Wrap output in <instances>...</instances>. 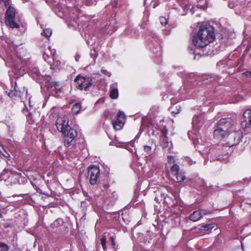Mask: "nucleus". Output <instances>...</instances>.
I'll use <instances>...</instances> for the list:
<instances>
[{"instance_id": "f257e3e1", "label": "nucleus", "mask_w": 251, "mask_h": 251, "mask_svg": "<svg viewBox=\"0 0 251 251\" xmlns=\"http://www.w3.org/2000/svg\"><path fill=\"white\" fill-rule=\"evenodd\" d=\"M215 35L213 26L201 25L198 32L193 36V43L197 48L206 47L215 39Z\"/></svg>"}, {"instance_id": "f03ea898", "label": "nucleus", "mask_w": 251, "mask_h": 251, "mask_svg": "<svg viewBox=\"0 0 251 251\" xmlns=\"http://www.w3.org/2000/svg\"><path fill=\"white\" fill-rule=\"evenodd\" d=\"M56 126L57 129L64 136V145L69 147L77 136V131L68 125V118L65 116L58 118Z\"/></svg>"}, {"instance_id": "7ed1b4c3", "label": "nucleus", "mask_w": 251, "mask_h": 251, "mask_svg": "<svg viewBox=\"0 0 251 251\" xmlns=\"http://www.w3.org/2000/svg\"><path fill=\"white\" fill-rule=\"evenodd\" d=\"M12 89L10 90L9 91H6V92L8 96L13 99L20 98L22 94H24L25 92V93L26 97L28 99V101L27 102L23 101L25 107V109H23V111H25V110H26L27 112L30 111L32 107V105H31V97L29 95H28L27 90L24 87L22 88L19 87L16 81L14 83H12Z\"/></svg>"}, {"instance_id": "20e7f679", "label": "nucleus", "mask_w": 251, "mask_h": 251, "mask_svg": "<svg viewBox=\"0 0 251 251\" xmlns=\"http://www.w3.org/2000/svg\"><path fill=\"white\" fill-rule=\"evenodd\" d=\"M16 10L14 7L8 6L5 14V24L11 28H18L19 25L15 21Z\"/></svg>"}, {"instance_id": "39448f33", "label": "nucleus", "mask_w": 251, "mask_h": 251, "mask_svg": "<svg viewBox=\"0 0 251 251\" xmlns=\"http://www.w3.org/2000/svg\"><path fill=\"white\" fill-rule=\"evenodd\" d=\"M75 81L77 84V88L81 90H89V88L93 84L92 79L87 76H83L78 75L75 78Z\"/></svg>"}, {"instance_id": "423d86ee", "label": "nucleus", "mask_w": 251, "mask_h": 251, "mask_svg": "<svg viewBox=\"0 0 251 251\" xmlns=\"http://www.w3.org/2000/svg\"><path fill=\"white\" fill-rule=\"evenodd\" d=\"M20 177V174L16 172H4L0 176V180L7 183V185L15 184L19 182Z\"/></svg>"}, {"instance_id": "0eeeda50", "label": "nucleus", "mask_w": 251, "mask_h": 251, "mask_svg": "<svg viewBox=\"0 0 251 251\" xmlns=\"http://www.w3.org/2000/svg\"><path fill=\"white\" fill-rule=\"evenodd\" d=\"M87 178L92 185L97 183L98 178L100 175L99 167L92 165L88 168Z\"/></svg>"}, {"instance_id": "6e6552de", "label": "nucleus", "mask_w": 251, "mask_h": 251, "mask_svg": "<svg viewBox=\"0 0 251 251\" xmlns=\"http://www.w3.org/2000/svg\"><path fill=\"white\" fill-rule=\"evenodd\" d=\"M216 127L222 128L229 132L235 129L234 122L230 118L221 119L217 123Z\"/></svg>"}, {"instance_id": "1a4fd4ad", "label": "nucleus", "mask_w": 251, "mask_h": 251, "mask_svg": "<svg viewBox=\"0 0 251 251\" xmlns=\"http://www.w3.org/2000/svg\"><path fill=\"white\" fill-rule=\"evenodd\" d=\"M229 134L228 140L226 143L228 147H232L238 145L241 141L243 137V134L240 130H233Z\"/></svg>"}, {"instance_id": "9d476101", "label": "nucleus", "mask_w": 251, "mask_h": 251, "mask_svg": "<svg viewBox=\"0 0 251 251\" xmlns=\"http://www.w3.org/2000/svg\"><path fill=\"white\" fill-rule=\"evenodd\" d=\"M205 122V118L203 114L196 115L193 117L192 125L196 130L201 129Z\"/></svg>"}, {"instance_id": "9b49d317", "label": "nucleus", "mask_w": 251, "mask_h": 251, "mask_svg": "<svg viewBox=\"0 0 251 251\" xmlns=\"http://www.w3.org/2000/svg\"><path fill=\"white\" fill-rule=\"evenodd\" d=\"M221 151L219 150H215L214 149H210L209 150L208 153L207 154L208 158H209L211 161L213 160H223L225 158L221 157L220 155Z\"/></svg>"}, {"instance_id": "f8f14e48", "label": "nucleus", "mask_w": 251, "mask_h": 251, "mask_svg": "<svg viewBox=\"0 0 251 251\" xmlns=\"http://www.w3.org/2000/svg\"><path fill=\"white\" fill-rule=\"evenodd\" d=\"M243 116L244 120L242 122V126L245 129L251 127V110H247Z\"/></svg>"}, {"instance_id": "ddd939ff", "label": "nucleus", "mask_w": 251, "mask_h": 251, "mask_svg": "<svg viewBox=\"0 0 251 251\" xmlns=\"http://www.w3.org/2000/svg\"><path fill=\"white\" fill-rule=\"evenodd\" d=\"M209 212L205 210H196L190 215V220L196 222L200 220L203 215H206Z\"/></svg>"}, {"instance_id": "4468645a", "label": "nucleus", "mask_w": 251, "mask_h": 251, "mask_svg": "<svg viewBox=\"0 0 251 251\" xmlns=\"http://www.w3.org/2000/svg\"><path fill=\"white\" fill-rule=\"evenodd\" d=\"M81 19L82 17L79 18L76 16H70L67 20L68 25L69 26L76 28L79 26V22L80 21H82Z\"/></svg>"}, {"instance_id": "2eb2a0df", "label": "nucleus", "mask_w": 251, "mask_h": 251, "mask_svg": "<svg viewBox=\"0 0 251 251\" xmlns=\"http://www.w3.org/2000/svg\"><path fill=\"white\" fill-rule=\"evenodd\" d=\"M229 132L222 128L216 127L214 131V136L215 138L221 140L228 136L229 134Z\"/></svg>"}, {"instance_id": "dca6fc26", "label": "nucleus", "mask_w": 251, "mask_h": 251, "mask_svg": "<svg viewBox=\"0 0 251 251\" xmlns=\"http://www.w3.org/2000/svg\"><path fill=\"white\" fill-rule=\"evenodd\" d=\"M119 92L117 87V83H115L110 87V97L113 99H117L118 97Z\"/></svg>"}, {"instance_id": "f3484780", "label": "nucleus", "mask_w": 251, "mask_h": 251, "mask_svg": "<svg viewBox=\"0 0 251 251\" xmlns=\"http://www.w3.org/2000/svg\"><path fill=\"white\" fill-rule=\"evenodd\" d=\"M123 121L116 120L113 122V126L116 130H120L124 126Z\"/></svg>"}, {"instance_id": "a211bd4d", "label": "nucleus", "mask_w": 251, "mask_h": 251, "mask_svg": "<svg viewBox=\"0 0 251 251\" xmlns=\"http://www.w3.org/2000/svg\"><path fill=\"white\" fill-rule=\"evenodd\" d=\"M133 144L134 143L130 142L125 145V146L126 149L129 152L132 153H135L136 152V150L135 147L133 146Z\"/></svg>"}, {"instance_id": "6ab92c4d", "label": "nucleus", "mask_w": 251, "mask_h": 251, "mask_svg": "<svg viewBox=\"0 0 251 251\" xmlns=\"http://www.w3.org/2000/svg\"><path fill=\"white\" fill-rule=\"evenodd\" d=\"M61 65V62L59 60L56 58H53V63L50 64V68L52 69H57L60 67Z\"/></svg>"}, {"instance_id": "aec40b11", "label": "nucleus", "mask_w": 251, "mask_h": 251, "mask_svg": "<svg viewBox=\"0 0 251 251\" xmlns=\"http://www.w3.org/2000/svg\"><path fill=\"white\" fill-rule=\"evenodd\" d=\"M81 106L80 103H76L75 104L72 108V111L73 114H77L79 112L81 109Z\"/></svg>"}, {"instance_id": "412c9836", "label": "nucleus", "mask_w": 251, "mask_h": 251, "mask_svg": "<svg viewBox=\"0 0 251 251\" xmlns=\"http://www.w3.org/2000/svg\"><path fill=\"white\" fill-rule=\"evenodd\" d=\"M179 167L177 164H175L173 165L171 169V173L173 176L177 175L179 173Z\"/></svg>"}, {"instance_id": "4be33fe9", "label": "nucleus", "mask_w": 251, "mask_h": 251, "mask_svg": "<svg viewBox=\"0 0 251 251\" xmlns=\"http://www.w3.org/2000/svg\"><path fill=\"white\" fill-rule=\"evenodd\" d=\"M174 176L176 177V180L177 182L183 181L185 179V176L183 173L179 172L177 175H175Z\"/></svg>"}, {"instance_id": "5701e85b", "label": "nucleus", "mask_w": 251, "mask_h": 251, "mask_svg": "<svg viewBox=\"0 0 251 251\" xmlns=\"http://www.w3.org/2000/svg\"><path fill=\"white\" fill-rule=\"evenodd\" d=\"M116 120H121L123 121V124H125L126 121V116L123 111H119L117 114Z\"/></svg>"}, {"instance_id": "b1692460", "label": "nucleus", "mask_w": 251, "mask_h": 251, "mask_svg": "<svg viewBox=\"0 0 251 251\" xmlns=\"http://www.w3.org/2000/svg\"><path fill=\"white\" fill-rule=\"evenodd\" d=\"M55 53V51L53 50H51L50 47H49L47 49L45 50L44 54H46L48 57L54 56Z\"/></svg>"}, {"instance_id": "393cba45", "label": "nucleus", "mask_w": 251, "mask_h": 251, "mask_svg": "<svg viewBox=\"0 0 251 251\" xmlns=\"http://www.w3.org/2000/svg\"><path fill=\"white\" fill-rule=\"evenodd\" d=\"M144 150L145 152L146 153V155L148 156H150L151 155L152 153V148L151 146L145 145L144 146Z\"/></svg>"}, {"instance_id": "a878e982", "label": "nucleus", "mask_w": 251, "mask_h": 251, "mask_svg": "<svg viewBox=\"0 0 251 251\" xmlns=\"http://www.w3.org/2000/svg\"><path fill=\"white\" fill-rule=\"evenodd\" d=\"M214 227V226L212 224H205L201 226V230H204L205 231L208 230L209 229H213Z\"/></svg>"}, {"instance_id": "bb28decb", "label": "nucleus", "mask_w": 251, "mask_h": 251, "mask_svg": "<svg viewBox=\"0 0 251 251\" xmlns=\"http://www.w3.org/2000/svg\"><path fill=\"white\" fill-rule=\"evenodd\" d=\"M52 34V31L50 28H45L43 30V32L42 33V34L44 35L45 36L47 37H50Z\"/></svg>"}, {"instance_id": "cd10ccee", "label": "nucleus", "mask_w": 251, "mask_h": 251, "mask_svg": "<svg viewBox=\"0 0 251 251\" xmlns=\"http://www.w3.org/2000/svg\"><path fill=\"white\" fill-rule=\"evenodd\" d=\"M9 247L6 244L0 242V251H8Z\"/></svg>"}, {"instance_id": "c85d7f7f", "label": "nucleus", "mask_w": 251, "mask_h": 251, "mask_svg": "<svg viewBox=\"0 0 251 251\" xmlns=\"http://www.w3.org/2000/svg\"><path fill=\"white\" fill-rule=\"evenodd\" d=\"M161 145L163 148H165L168 147L169 142L167 141V139L166 137H163L161 139Z\"/></svg>"}, {"instance_id": "c756f323", "label": "nucleus", "mask_w": 251, "mask_h": 251, "mask_svg": "<svg viewBox=\"0 0 251 251\" xmlns=\"http://www.w3.org/2000/svg\"><path fill=\"white\" fill-rule=\"evenodd\" d=\"M106 193L109 197L113 198L114 199H117V194L114 191L111 192L110 190L108 189L106 190Z\"/></svg>"}, {"instance_id": "7c9ffc66", "label": "nucleus", "mask_w": 251, "mask_h": 251, "mask_svg": "<svg viewBox=\"0 0 251 251\" xmlns=\"http://www.w3.org/2000/svg\"><path fill=\"white\" fill-rule=\"evenodd\" d=\"M106 237H105V236H103L101 239V244L102 245L103 250H104V251H106Z\"/></svg>"}, {"instance_id": "2f4dec72", "label": "nucleus", "mask_w": 251, "mask_h": 251, "mask_svg": "<svg viewBox=\"0 0 251 251\" xmlns=\"http://www.w3.org/2000/svg\"><path fill=\"white\" fill-rule=\"evenodd\" d=\"M56 81H49L47 83V86L49 89H51L53 90L54 87L55 85H54V83H56Z\"/></svg>"}, {"instance_id": "473e14b6", "label": "nucleus", "mask_w": 251, "mask_h": 251, "mask_svg": "<svg viewBox=\"0 0 251 251\" xmlns=\"http://www.w3.org/2000/svg\"><path fill=\"white\" fill-rule=\"evenodd\" d=\"M159 20H160V22L161 24L162 25L165 26L167 25L168 21L165 17H160Z\"/></svg>"}, {"instance_id": "72a5a7b5", "label": "nucleus", "mask_w": 251, "mask_h": 251, "mask_svg": "<svg viewBox=\"0 0 251 251\" xmlns=\"http://www.w3.org/2000/svg\"><path fill=\"white\" fill-rule=\"evenodd\" d=\"M54 85L55 86L53 90H57V91L59 92L61 91V87L58 82H56V83H54Z\"/></svg>"}, {"instance_id": "f704fd0d", "label": "nucleus", "mask_w": 251, "mask_h": 251, "mask_svg": "<svg viewBox=\"0 0 251 251\" xmlns=\"http://www.w3.org/2000/svg\"><path fill=\"white\" fill-rule=\"evenodd\" d=\"M0 2H3L4 3V5L5 7H7L8 6H10V0H0Z\"/></svg>"}, {"instance_id": "c9c22d12", "label": "nucleus", "mask_w": 251, "mask_h": 251, "mask_svg": "<svg viewBox=\"0 0 251 251\" xmlns=\"http://www.w3.org/2000/svg\"><path fill=\"white\" fill-rule=\"evenodd\" d=\"M10 48L14 50L13 51V52H12V53L15 54L17 57H19L20 58H21V55L19 53V50H16L15 48L12 46L10 47Z\"/></svg>"}, {"instance_id": "e433bc0d", "label": "nucleus", "mask_w": 251, "mask_h": 251, "mask_svg": "<svg viewBox=\"0 0 251 251\" xmlns=\"http://www.w3.org/2000/svg\"><path fill=\"white\" fill-rule=\"evenodd\" d=\"M7 61H8L11 62V63H12V64L11 65V66H14L15 67V66H16V64H15V61H14L13 60V59L12 58V57H11L10 56H8L7 57Z\"/></svg>"}, {"instance_id": "4c0bfd02", "label": "nucleus", "mask_w": 251, "mask_h": 251, "mask_svg": "<svg viewBox=\"0 0 251 251\" xmlns=\"http://www.w3.org/2000/svg\"><path fill=\"white\" fill-rule=\"evenodd\" d=\"M101 72L103 74L107 75L108 76H110L111 75V74L105 69H101Z\"/></svg>"}, {"instance_id": "58836bf2", "label": "nucleus", "mask_w": 251, "mask_h": 251, "mask_svg": "<svg viewBox=\"0 0 251 251\" xmlns=\"http://www.w3.org/2000/svg\"><path fill=\"white\" fill-rule=\"evenodd\" d=\"M97 2V0H94L93 1L89 0V1H87L88 5H96Z\"/></svg>"}, {"instance_id": "ea45409f", "label": "nucleus", "mask_w": 251, "mask_h": 251, "mask_svg": "<svg viewBox=\"0 0 251 251\" xmlns=\"http://www.w3.org/2000/svg\"><path fill=\"white\" fill-rule=\"evenodd\" d=\"M168 161L169 163H172L174 162V157L172 155H169L168 156Z\"/></svg>"}, {"instance_id": "a19ab883", "label": "nucleus", "mask_w": 251, "mask_h": 251, "mask_svg": "<svg viewBox=\"0 0 251 251\" xmlns=\"http://www.w3.org/2000/svg\"><path fill=\"white\" fill-rule=\"evenodd\" d=\"M110 241H111V243H112L113 247H115V246L116 245V243H115L114 237L112 236H111L110 238Z\"/></svg>"}, {"instance_id": "79ce46f5", "label": "nucleus", "mask_w": 251, "mask_h": 251, "mask_svg": "<svg viewBox=\"0 0 251 251\" xmlns=\"http://www.w3.org/2000/svg\"><path fill=\"white\" fill-rule=\"evenodd\" d=\"M174 108L173 106H172V107H171L170 109L172 110V112L173 113H175V114H178L180 112V108L178 109L177 110V111H174V110H172L173 108Z\"/></svg>"}, {"instance_id": "37998d69", "label": "nucleus", "mask_w": 251, "mask_h": 251, "mask_svg": "<svg viewBox=\"0 0 251 251\" xmlns=\"http://www.w3.org/2000/svg\"><path fill=\"white\" fill-rule=\"evenodd\" d=\"M57 15H58V16H59L61 18H62L63 17H64L65 16L64 13L60 11H59L58 12V13H57Z\"/></svg>"}, {"instance_id": "c03bdc74", "label": "nucleus", "mask_w": 251, "mask_h": 251, "mask_svg": "<svg viewBox=\"0 0 251 251\" xmlns=\"http://www.w3.org/2000/svg\"><path fill=\"white\" fill-rule=\"evenodd\" d=\"M244 74L246 76L251 77V71H247Z\"/></svg>"}, {"instance_id": "a18cd8bd", "label": "nucleus", "mask_w": 251, "mask_h": 251, "mask_svg": "<svg viewBox=\"0 0 251 251\" xmlns=\"http://www.w3.org/2000/svg\"><path fill=\"white\" fill-rule=\"evenodd\" d=\"M192 133H193L192 132H189L188 133V136L190 139L194 140L195 139V138L193 136H191Z\"/></svg>"}, {"instance_id": "49530a36", "label": "nucleus", "mask_w": 251, "mask_h": 251, "mask_svg": "<svg viewBox=\"0 0 251 251\" xmlns=\"http://www.w3.org/2000/svg\"><path fill=\"white\" fill-rule=\"evenodd\" d=\"M60 222L61 223H63L62 219H58V220H56L55 222L54 223V225H56L57 223H58V224H60Z\"/></svg>"}, {"instance_id": "de8ad7c7", "label": "nucleus", "mask_w": 251, "mask_h": 251, "mask_svg": "<svg viewBox=\"0 0 251 251\" xmlns=\"http://www.w3.org/2000/svg\"><path fill=\"white\" fill-rule=\"evenodd\" d=\"M3 155L6 158H8L10 156L9 154L6 151L4 152V153L3 154Z\"/></svg>"}, {"instance_id": "09e8293b", "label": "nucleus", "mask_w": 251, "mask_h": 251, "mask_svg": "<svg viewBox=\"0 0 251 251\" xmlns=\"http://www.w3.org/2000/svg\"><path fill=\"white\" fill-rule=\"evenodd\" d=\"M188 161H189V163L190 165H192L193 164L195 163V162H193V161L190 159H188Z\"/></svg>"}, {"instance_id": "8fccbe9b", "label": "nucleus", "mask_w": 251, "mask_h": 251, "mask_svg": "<svg viewBox=\"0 0 251 251\" xmlns=\"http://www.w3.org/2000/svg\"><path fill=\"white\" fill-rule=\"evenodd\" d=\"M3 200V197L1 196V194L0 192V201H2Z\"/></svg>"}, {"instance_id": "3c124183", "label": "nucleus", "mask_w": 251, "mask_h": 251, "mask_svg": "<svg viewBox=\"0 0 251 251\" xmlns=\"http://www.w3.org/2000/svg\"><path fill=\"white\" fill-rule=\"evenodd\" d=\"M79 58H80L79 56H76L75 57V60L76 61H78L79 60Z\"/></svg>"}, {"instance_id": "603ef678", "label": "nucleus", "mask_w": 251, "mask_h": 251, "mask_svg": "<svg viewBox=\"0 0 251 251\" xmlns=\"http://www.w3.org/2000/svg\"><path fill=\"white\" fill-rule=\"evenodd\" d=\"M222 154H224L225 156H226L227 155V153L226 152V151H224L223 153H222Z\"/></svg>"}, {"instance_id": "864d4df0", "label": "nucleus", "mask_w": 251, "mask_h": 251, "mask_svg": "<svg viewBox=\"0 0 251 251\" xmlns=\"http://www.w3.org/2000/svg\"><path fill=\"white\" fill-rule=\"evenodd\" d=\"M2 212H1V211L0 210V218H2Z\"/></svg>"}, {"instance_id": "5fc2aeb1", "label": "nucleus", "mask_w": 251, "mask_h": 251, "mask_svg": "<svg viewBox=\"0 0 251 251\" xmlns=\"http://www.w3.org/2000/svg\"><path fill=\"white\" fill-rule=\"evenodd\" d=\"M193 75H193V74L190 75V76H191H191H193Z\"/></svg>"}]
</instances>
